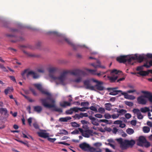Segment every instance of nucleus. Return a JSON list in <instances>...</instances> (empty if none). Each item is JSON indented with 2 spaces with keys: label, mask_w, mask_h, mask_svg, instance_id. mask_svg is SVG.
<instances>
[{
  "label": "nucleus",
  "mask_w": 152,
  "mask_h": 152,
  "mask_svg": "<svg viewBox=\"0 0 152 152\" xmlns=\"http://www.w3.org/2000/svg\"><path fill=\"white\" fill-rule=\"evenodd\" d=\"M34 86L42 94L47 96L46 98L39 99L42 104L45 108H51L55 107V99L52 97L51 94L44 89L40 84L35 83Z\"/></svg>",
  "instance_id": "f257e3e1"
},
{
  "label": "nucleus",
  "mask_w": 152,
  "mask_h": 152,
  "mask_svg": "<svg viewBox=\"0 0 152 152\" xmlns=\"http://www.w3.org/2000/svg\"><path fill=\"white\" fill-rule=\"evenodd\" d=\"M68 74L74 75L79 76L84 75V73L83 70L78 69H75L72 71H65L61 74L59 77H57L55 76L53 80H58L61 84L64 85V81L66 78L67 74Z\"/></svg>",
  "instance_id": "f03ea898"
},
{
  "label": "nucleus",
  "mask_w": 152,
  "mask_h": 152,
  "mask_svg": "<svg viewBox=\"0 0 152 152\" xmlns=\"http://www.w3.org/2000/svg\"><path fill=\"white\" fill-rule=\"evenodd\" d=\"M116 140L120 144V147L122 150H126L129 147H132L135 143V141L132 140H125L123 141L122 138H120L117 139Z\"/></svg>",
  "instance_id": "7ed1b4c3"
},
{
  "label": "nucleus",
  "mask_w": 152,
  "mask_h": 152,
  "mask_svg": "<svg viewBox=\"0 0 152 152\" xmlns=\"http://www.w3.org/2000/svg\"><path fill=\"white\" fill-rule=\"evenodd\" d=\"M83 83L84 85L86 86V88L87 89L95 90V87H96L97 90L100 91H103L104 89V87L102 86L103 84V83L102 82H100L98 84H96L94 86L90 85L89 80H84L83 82Z\"/></svg>",
  "instance_id": "20e7f679"
},
{
  "label": "nucleus",
  "mask_w": 152,
  "mask_h": 152,
  "mask_svg": "<svg viewBox=\"0 0 152 152\" xmlns=\"http://www.w3.org/2000/svg\"><path fill=\"white\" fill-rule=\"evenodd\" d=\"M117 61L120 63H125L127 61L128 63L133 65L134 63H131V56L129 55L120 56L116 58Z\"/></svg>",
  "instance_id": "39448f33"
},
{
  "label": "nucleus",
  "mask_w": 152,
  "mask_h": 152,
  "mask_svg": "<svg viewBox=\"0 0 152 152\" xmlns=\"http://www.w3.org/2000/svg\"><path fill=\"white\" fill-rule=\"evenodd\" d=\"M64 39L65 41L68 44L71 45L75 50H76L79 47H85L88 48L87 47H86L85 45H75L73 44L72 41L69 39L67 38H64Z\"/></svg>",
  "instance_id": "423d86ee"
},
{
  "label": "nucleus",
  "mask_w": 152,
  "mask_h": 152,
  "mask_svg": "<svg viewBox=\"0 0 152 152\" xmlns=\"http://www.w3.org/2000/svg\"><path fill=\"white\" fill-rule=\"evenodd\" d=\"M145 59V57L142 55H140L138 56L135 54L134 56H131V62L132 61L137 60L139 62L141 63Z\"/></svg>",
  "instance_id": "0eeeda50"
},
{
  "label": "nucleus",
  "mask_w": 152,
  "mask_h": 152,
  "mask_svg": "<svg viewBox=\"0 0 152 152\" xmlns=\"http://www.w3.org/2000/svg\"><path fill=\"white\" fill-rule=\"evenodd\" d=\"M79 147L81 149L84 151H87L90 148V145L85 142L80 144Z\"/></svg>",
  "instance_id": "6e6552de"
},
{
  "label": "nucleus",
  "mask_w": 152,
  "mask_h": 152,
  "mask_svg": "<svg viewBox=\"0 0 152 152\" xmlns=\"http://www.w3.org/2000/svg\"><path fill=\"white\" fill-rule=\"evenodd\" d=\"M145 95H141L138 97L137 98V101L138 104L143 105L147 103V101L145 99Z\"/></svg>",
  "instance_id": "1a4fd4ad"
},
{
  "label": "nucleus",
  "mask_w": 152,
  "mask_h": 152,
  "mask_svg": "<svg viewBox=\"0 0 152 152\" xmlns=\"http://www.w3.org/2000/svg\"><path fill=\"white\" fill-rule=\"evenodd\" d=\"M142 93L145 94V98H147L150 102H152V94L151 93L145 91H142Z\"/></svg>",
  "instance_id": "9d476101"
},
{
  "label": "nucleus",
  "mask_w": 152,
  "mask_h": 152,
  "mask_svg": "<svg viewBox=\"0 0 152 152\" xmlns=\"http://www.w3.org/2000/svg\"><path fill=\"white\" fill-rule=\"evenodd\" d=\"M118 88H108L107 89L108 90H111L112 91L110 92L109 93V94L112 95H115L118 94L119 93L122 92V91L121 90H116L115 89H117Z\"/></svg>",
  "instance_id": "9b49d317"
},
{
  "label": "nucleus",
  "mask_w": 152,
  "mask_h": 152,
  "mask_svg": "<svg viewBox=\"0 0 152 152\" xmlns=\"http://www.w3.org/2000/svg\"><path fill=\"white\" fill-rule=\"evenodd\" d=\"M56 70L57 69L55 67H51L49 69V76L53 80L55 77L54 75V74Z\"/></svg>",
  "instance_id": "f8f14e48"
},
{
  "label": "nucleus",
  "mask_w": 152,
  "mask_h": 152,
  "mask_svg": "<svg viewBox=\"0 0 152 152\" xmlns=\"http://www.w3.org/2000/svg\"><path fill=\"white\" fill-rule=\"evenodd\" d=\"M132 111L134 114H136L137 115V118L138 119H142L143 118V116L139 109L134 108L133 110Z\"/></svg>",
  "instance_id": "ddd939ff"
},
{
  "label": "nucleus",
  "mask_w": 152,
  "mask_h": 152,
  "mask_svg": "<svg viewBox=\"0 0 152 152\" xmlns=\"http://www.w3.org/2000/svg\"><path fill=\"white\" fill-rule=\"evenodd\" d=\"M93 131L90 129H85L84 130V132L82 134V135L86 138H89L91 135H92Z\"/></svg>",
  "instance_id": "4468645a"
},
{
  "label": "nucleus",
  "mask_w": 152,
  "mask_h": 152,
  "mask_svg": "<svg viewBox=\"0 0 152 152\" xmlns=\"http://www.w3.org/2000/svg\"><path fill=\"white\" fill-rule=\"evenodd\" d=\"M88 118L91 120V123L94 125L98 126L99 125V120L93 117L91 115L88 116Z\"/></svg>",
  "instance_id": "2eb2a0df"
},
{
  "label": "nucleus",
  "mask_w": 152,
  "mask_h": 152,
  "mask_svg": "<svg viewBox=\"0 0 152 152\" xmlns=\"http://www.w3.org/2000/svg\"><path fill=\"white\" fill-rule=\"evenodd\" d=\"M30 75H32L34 79H38L39 77V75L38 74L32 71L28 72L26 74V76L28 77Z\"/></svg>",
  "instance_id": "dca6fc26"
},
{
  "label": "nucleus",
  "mask_w": 152,
  "mask_h": 152,
  "mask_svg": "<svg viewBox=\"0 0 152 152\" xmlns=\"http://www.w3.org/2000/svg\"><path fill=\"white\" fill-rule=\"evenodd\" d=\"M121 94L124 96V97L125 99H128L134 100L135 99V97L134 96L132 95H129L127 93L125 92H123L121 93Z\"/></svg>",
  "instance_id": "f3484780"
},
{
  "label": "nucleus",
  "mask_w": 152,
  "mask_h": 152,
  "mask_svg": "<svg viewBox=\"0 0 152 152\" xmlns=\"http://www.w3.org/2000/svg\"><path fill=\"white\" fill-rule=\"evenodd\" d=\"M139 142L138 145L140 146H143L144 143L146 141V140L145 137L143 136H140L138 139Z\"/></svg>",
  "instance_id": "a211bd4d"
},
{
  "label": "nucleus",
  "mask_w": 152,
  "mask_h": 152,
  "mask_svg": "<svg viewBox=\"0 0 152 152\" xmlns=\"http://www.w3.org/2000/svg\"><path fill=\"white\" fill-rule=\"evenodd\" d=\"M115 110L117 113H118V115H119V116L124 114L127 112L125 110L123 109H120L115 108Z\"/></svg>",
  "instance_id": "6ab92c4d"
},
{
  "label": "nucleus",
  "mask_w": 152,
  "mask_h": 152,
  "mask_svg": "<svg viewBox=\"0 0 152 152\" xmlns=\"http://www.w3.org/2000/svg\"><path fill=\"white\" fill-rule=\"evenodd\" d=\"M143 67H145L147 68H150V66H148V64L147 62L145 63L143 65L138 66L136 69V70L137 71L140 70L142 71V70L143 69Z\"/></svg>",
  "instance_id": "aec40b11"
},
{
  "label": "nucleus",
  "mask_w": 152,
  "mask_h": 152,
  "mask_svg": "<svg viewBox=\"0 0 152 152\" xmlns=\"http://www.w3.org/2000/svg\"><path fill=\"white\" fill-rule=\"evenodd\" d=\"M14 89L12 87H7L4 91V92L6 95H7L9 93L10 94L13 92Z\"/></svg>",
  "instance_id": "412c9836"
},
{
  "label": "nucleus",
  "mask_w": 152,
  "mask_h": 152,
  "mask_svg": "<svg viewBox=\"0 0 152 152\" xmlns=\"http://www.w3.org/2000/svg\"><path fill=\"white\" fill-rule=\"evenodd\" d=\"M6 36L7 37H15L16 39H18L16 41H12V42H17L18 41H22L24 40V38L21 37H18L16 38V37L13 35L12 34H7L6 35Z\"/></svg>",
  "instance_id": "4be33fe9"
},
{
  "label": "nucleus",
  "mask_w": 152,
  "mask_h": 152,
  "mask_svg": "<svg viewBox=\"0 0 152 152\" xmlns=\"http://www.w3.org/2000/svg\"><path fill=\"white\" fill-rule=\"evenodd\" d=\"M70 105L71 103L70 102L66 101H64L60 103V106L64 108L66 107L67 106H69Z\"/></svg>",
  "instance_id": "5701e85b"
},
{
  "label": "nucleus",
  "mask_w": 152,
  "mask_h": 152,
  "mask_svg": "<svg viewBox=\"0 0 152 152\" xmlns=\"http://www.w3.org/2000/svg\"><path fill=\"white\" fill-rule=\"evenodd\" d=\"M37 134L39 137H42L46 138L48 137V134L47 133L42 132H37Z\"/></svg>",
  "instance_id": "b1692460"
},
{
  "label": "nucleus",
  "mask_w": 152,
  "mask_h": 152,
  "mask_svg": "<svg viewBox=\"0 0 152 152\" xmlns=\"http://www.w3.org/2000/svg\"><path fill=\"white\" fill-rule=\"evenodd\" d=\"M34 111L38 113H40L42 110V108L41 106H34Z\"/></svg>",
  "instance_id": "393cba45"
},
{
  "label": "nucleus",
  "mask_w": 152,
  "mask_h": 152,
  "mask_svg": "<svg viewBox=\"0 0 152 152\" xmlns=\"http://www.w3.org/2000/svg\"><path fill=\"white\" fill-rule=\"evenodd\" d=\"M121 73L122 72L120 71H118L117 70L114 69L111 71L110 72V75L111 76H113L114 74L116 75L118 74L119 73Z\"/></svg>",
  "instance_id": "a878e982"
},
{
  "label": "nucleus",
  "mask_w": 152,
  "mask_h": 152,
  "mask_svg": "<svg viewBox=\"0 0 152 152\" xmlns=\"http://www.w3.org/2000/svg\"><path fill=\"white\" fill-rule=\"evenodd\" d=\"M71 118L70 117H66L64 118H59V121L61 122H67L68 120L71 119Z\"/></svg>",
  "instance_id": "bb28decb"
},
{
  "label": "nucleus",
  "mask_w": 152,
  "mask_h": 152,
  "mask_svg": "<svg viewBox=\"0 0 152 152\" xmlns=\"http://www.w3.org/2000/svg\"><path fill=\"white\" fill-rule=\"evenodd\" d=\"M7 110L5 108H0V113L2 115H6L7 113Z\"/></svg>",
  "instance_id": "cd10ccee"
},
{
  "label": "nucleus",
  "mask_w": 152,
  "mask_h": 152,
  "mask_svg": "<svg viewBox=\"0 0 152 152\" xmlns=\"http://www.w3.org/2000/svg\"><path fill=\"white\" fill-rule=\"evenodd\" d=\"M137 73L142 76H146L148 75V73L147 72V71H141Z\"/></svg>",
  "instance_id": "c85d7f7f"
},
{
  "label": "nucleus",
  "mask_w": 152,
  "mask_h": 152,
  "mask_svg": "<svg viewBox=\"0 0 152 152\" xmlns=\"http://www.w3.org/2000/svg\"><path fill=\"white\" fill-rule=\"evenodd\" d=\"M107 77L110 80L111 82H113L117 80L118 78V76H116L115 77H112L110 76H108Z\"/></svg>",
  "instance_id": "c756f323"
},
{
  "label": "nucleus",
  "mask_w": 152,
  "mask_h": 152,
  "mask_svg": "<svg viewBox=\"0 0 152 152\" xmlns=\"http://www.w3.org/2000/svg\"><path fill=\"white\" fill-rule=\"evenodd\" d=\"M86 69V71L88 72L90 74L94 75H96V70L89 69Z\"/></svg>",
  "instance_id": "7c9ffc66"
},
{
  "label": "nucleus",
  "mask_w": 152,
  "mask_h": 152,
  "mask_svg": "<svg viewBox=\"0 0 152 152\" xmlns=\"http://www.w3.org/2000/svg\"><path fill=\"white\" fill-rule=\"evenodd\" d=\"M105 106L106 110L108 111H110L111 110V107L112 105L110 103H107L105 104Z\"/></svg>",
  "instance_id": "2f4dec72"
},
{
  "label": "nucleus",
  "mask_w": 152,
  "mask_h": 152,
  "mask_svg": "<svg viewBox=\"0 0 152 152\" xmlns=\"http://www.w3.org/2000/svg\"><path fill=\"white\" fill-rule=\"evenodd\" d=\"M140 111L142 113H145L150 111V110L148 107H145L143 108H141L140 110Z\"/></svg>",
  "instance_id": "473e14b6"
},
{
  "label": "nucleus",
  "mask_w": 152,
  "mask_h": 152,
  "mask_svg": "<svg viewBox=\"0 0 152 152\" xmlns=\"http://www.w3.org/2000/svg\"><path fill=\"white\" fill-rule=\"evenodd\" d=\"M84 73V75H79V76H77V75H76V76H79V77H78L75 80V82H76V83H79L81 81V80H82V78L81 77V76H84L85 75V72H84L83 71Z\"/></svg>",
  "instance_id": "72a5a7b5"
},
{
  "label": "nucleus",
  "mask_w": 152,
  "mask_h": 152,
  "mask_svg": "<svg viewBox=\"0 0 152 152\" xmlns=\"http://www.w3.org/2000/svg\"><path fill=\"white\" fill-rule=\"evenodd\" d=\"M28 71V69H26L24 70V71L22 72L21 73V75L23 77V78L24 79H26V77L25 75V74L26 73H28L27 71Z\"/></svg>",
  "instance_id": "f704fd0d"
},
{
  "label": "nucleus",
  "mask_w": 152,
  "mask_h": 152,
  "mask_svg": "<svg viewBox=\"0 0 152 152\" xmlns=\"http://www.w3.org/2000/svg\"><path fill=\"white\" fill-rule=\"evenodd\" d=\"M143 131L144 133H148L150 131V129L148 127L144 126L143 128Z\"/></svg>",
  "instance_id": "c9c22d12"
},
{
  "label": "nucleus",
  "mask_w": 152,
  "mask_h": 152,
  "mask_svg": "<svg viewBox=\"0 0 152 152\" xmlns=\"http://www.w3.org/2000/svg\"><path fill=\"white\" fill-rule=\"evenodd\" d=\"M126 132L129 134L131 135L134 132V130L131 128H128L126 130Z\"/></svg>",
  "instance_id": "e433bc0d"
},
{
  "label": "nucleus",
  "mask_w": 152,
  "mask_h": 152,
  "mask_svg": "<svg viewBox=\"0 0 152 152\" xmlns=\"http://www.w3.org/2000/svg\"><path fill=\"white\" fill-rule=\"evenodd\" d=\"M124 103L126 105H127L129 107L132 106L134 105V104L133 102H129L127 101H125Z\"/></svg>",
  "instance_id": "4c0bfd02"
},
{
  "label": "nucleus",
  "mask_w": 152,
  "mask_h": 152,
  "mask_svg": "<svg viewBox=\"0 0 152 152\" xmlns=\"http://www.w3.org/2000/svg\"><path fill=\"white\" fill-rule=\"evenodd\" d=\"M71 124L72 127H78L80 126L79 124L75 122H71Z\"/></svg>",
  "instance_id": "58836bf2"
},
{
  "label": "nucleus",
  "mask_w": 152,
  "mask_h": 152,
  "mask_svg": "<svg viewBox=\"0 0 152 152\" xmlns=\"http://www.w3.org/2000/svg\"><path fill=\"white\" fill-rule=\"evenodd\" d=\"M89 109H90L91 110L95 112V113H97L98 112V110L96 107L92 106L90 107H88Z\"/></svg>",
  "instance_id": "ea45409f"
},
{
  "label": "nucleus",
  "mask_w": 152,
  "mask_h": 152,
  "mask_svg": "<svg viewBox=\"0 0 152 152\" xmlns=\"http://www.w3.org/2000/svg\"><path fill=\"white\" fill-rule=\"evenodd\" d=\"M60 134H64V135H67L68 134V132L66 130L64 129H61L60 130Z\"/></svg>",
  "instance_id": "a19ab883"
},
{
  "label": "nucleus",
  "mask_w": 152,
  "mask_h": 152,
  "mask_svg": "<svg viewBox=\"0 0 152 152\" xmlns=\"http://www.w3.org/2000/svg\"><path fill=\"white\" fill-rule=\"evenodd\" d=\"M98 112L102 114L104 113L105 111V109L102 107H100L98 110Z\"/></svg>",
  "instance_id": "79ce46f5"
},
{
  "label": "nucleus",
  "mask_w": 152,
  "mask_h": 152,
  "mask_svg": "<svg viewBox=\"0 0 152 152\" xmlns=\"http://www.w3.org/2000/svg\"><path fill=\"white\" fill-rule=\"evenodd\" d=\"M56 102V101L55 102ZM55 105L56 104H55ZM54 108H55L53 110L55 111L58 112H59L60 113H62L63 112L61 108H57L56 107V105H55V107Z\"/></svg>",
  "instance_id": "37998d69"
},
{
  "label": "nucleus",
  "mask_w": 152,
  "mask_h": 152,
  "mask_svg": "<svg viewBox=\"0 0 152 152\" xmlns=\"http://www.w3.org/2000/svg\"><path fill=\"white\" fill-rule=\"evenodd\" d=\"M73 113L72 108H71L69 110H67L66 111V114H71Z\"/></svg>",
  "instance_id": "c03bdc74"
},
{
  "label": "nucleus",
  "mask_w": 152,
  "mask_h": 152,
  "mask_svg": "<svg viewBox=\"0 0 152 152\" xmlns=\"http://www.w3.org/2000/svg\"><path fill=\"white\" fill-rule=\"evenodd\" d=\"M30 90L32 92L34 95V96H37L38 95L36 93L34 89L32 88H30Z\"/></svg>",
  "instance_id": "a18cd8bd"
},
{
  "label": "nucleus",
  "mask_w": 152,
  "mask_h": 152,
  "mask_svg": "<svg viewBox=\"0 0 152 152\" xmlns=\"http://www.w3.org/2000/svg\"><path fill=\"white\" fill-rule=\"evenodd\" d=\"M23 52L25 54H26L28 56L32 57L35 56L34 55L31 53L27 52L26 51H24Z\"/></svg>",
  "instance_id": "49530a36"
},
{
  "label": "nucleus",
  "mask_w": 152,
  "mask_h": 152,
  "mask_svg": "<svg viewBox=\"0 0 152 152\" xmlns=\"http://www.w3.org/2000/svg\"><path fill=\"white\" fill-rule=\"evenodd\" d=\"M119 116V115H118V114H114L111 115V118H112L113 119H115L118 118Z\"/></svg>",
  "instance_id": "de8ad7c7"
},
{
  "label": "nucleus",
  "mask_w": 152,
  "mask_h": 152,
  "mask_svg": "<svg viewBox=\"0 0 152 152\" xmlns=\"http://www.w3.org/2000/svg\"><path fill=\"white\" fill-rule=\"evenodd\" d=\"M100 123L103 122H104L106 124H109V121L106 119H100L99 121Z\"/></svg>",
  "instance_id": "09e8293b"
},
{
  "label": "nucleus",
  "mask_w": 152,
  "mask_h": 152,
  "mask_svg": "<svg viewBox=\"0 0 152 152\" xmlns=\"http://www.w3.org/2000/svg\"><path fill=\"white\" fill-rule=\"evenodd\" d=\"M104 118L107 119H109L111 118V115L109 113H106L104 115Z\"/></svg>",
  "instance_id": "8fccbe9b"
},
{
  "label": "nucleus",
  "mask_w": 152,
  "mask_h": 152,
  "mask_svg": "<svg viewBox=\"0 0 152 152\" xmlns=\"http://www.w3.org/2000/svg\"><path fill=\"white\" fill-rule=\"evenodd\" d=\"M144 146L146 148H148L150 146V144L149 142L146 141L143 144Z\"/></svg>",
  "instance_id": "3c124183"
},
{
  "label": "nucleus",
  "mask_w": 152,
  "mask_h": 152,
  "mask_svg": "<svg viewBox=\"0 0 152 152\" xmlns=\"http://www.w3.org/2000/svg\"><path fill=\"white\" fill-rule=\"evenodd\" d=\"M80 117L81 118H83V117H88V116H89L88 115V114L86 113H80Z\"/></svg>",
  "instance_id": "603ef678"
},
{
  "label": "nucleus",
  "mask_w": 152,
  "mask_h": 152,
  "mask_svg": "<svg viewBox=\"0 0 152 152\" xmlns=\"http://www.w3.org/2000/svg\"><path fill=\"white\" fill-rule=\"evenodd\" d=\"M33 126L34 128L36 129H39V126L37 122H35L33 124Z\"/></svg>",
  "instance_id": "864d4df0"
},
{
  "label": "nucleus",
  "mask_w": 152,
  "mask_h": 152,
  "mask_svg": "<svg viewBox=\"0 0 152 152\" xmlns=\"http://www.w3.org/2000/svg\"><path fill=\"white\" fill-rule=\"evenodd\" d=\"M97 63L98 64V66L99 67L101 68H102V69H104L105 68V67L104 66H101L100 64V63L99 61H97Z\"/></svg>",
  "instance_id": "5fc2aeb1"
},
{
  "label": "nucleus",
  "mask_w": 152,
  "mask_h": 152,
  "mask_svg": "<svg viewBox=\"0 0 152 152\" xmlns=\"http://www.w3.org/2000/svg\"><path fill=\"white\" fill-rule=\"evenodd\" d=\"M86 109H89L88 107H84L81 108H79V110L81 111H85Z\"/></svg>",
  "instance_id": "6e6d98bb"
},
{
  "label": "nucleus",
  "mask_w": 152,
  "mask_h": 152,
  "mask_svg": "<svg viewBox=\"0 0 152 152\" xmlns=\"http://www.w3.org/2000/svg\"><path fill=\"white\" fill-rule=\"evenodd\" d=\"M48 140L49 141L51 142H53L56 141V139L55 138H53L48 137Z\"/></svg>",
  "instance_id": "4d7b16f0"
},
{
  "label": "nucleus",
  "mask_w": 152,
  "mask_h": 152,
  "mask_svg": "<svg viewBox=\"0 0 152 152\" xmlns=\"http://www.w3.org/2000/svg\"><path fill=\"white\" fill-rule=\"evenodd\" d=\"M81 105L82 106H88L89 105V103L88 102H83L81 103Z\"/></svg>",
  "instance_id": "13d9d810"
},
{
  "label": "nucleus",
  "mask_w": 152,
  "mask_h": 152,
  "mask_svg": "<svg viewBox=\"0 0 152 152\" xmlns=\"http://www.w3.org/2000/svg\"><path fill=\"white\" fill-rule=\"evenodd\" d=\"M81 122L83 125H87L89 124V122L84 120H82L81 121Z\"/></svg>",
  "instance_id": "bf43d9fd"
},
{
  "label": "nucleus",
  "mask_w": 152,
  "mask_h": 152,
  "mask_svg": "<svg viewBox=\"0 0 152 152\" xmlns=\"http://www.w3.org/2000/svg\"><path fill=\"white\" fill-rule=\"evenodd\" d=\"M72 108L73 112L75 111L76 112H77L79 110V108H78L77 107H75Z\"/></svg>",
  "instance_id": "052dcab7"
},
{
  "label": "nucleus",
  "mask_w": 152,
  "mask_h": 152,
  "mask_svg": "<svg viewBox=\"0 0 152 152\" xmlns=\"http://www.w3.org/2000/svg\"><path fill=\"white\" fill-rule=\"evenodd\" d=\"M94 116L96 118H102L103 117V115H102L99 114H96L94 115Z\"/></svg>",
  "instance_id": "680f3d73"
},
{
  "label": "nucleus",
  "mask_w": 152,
  "mask_h": 152,
  "mask_svg": "<svg viewBox=\"0 0 152 152\" xmlns=\"http://www.w3.org/2000/svg\"><path fill=\"white\" fill-rule=\"evenodd\" d=\"M122 121L121 120H117L114 122V124H120Z\"/></svg>",
  "instance_id": "e2e57ef3"
},
{
  "label": "nucleus",
  "mask_w": 152,
  "mask_h": 152,
  "mask_svg": "<svg viewBox=\"0 0 152 152\" xmlns=\"http://www.w3.org/2000/svg\"><path fill=\"white\" fill-rule=\"evenodd\" d=\"M9 77L12 81L15 82V83L16 82V80L14 76H9Z\"/></svg>",
  "instance_id": "0e129e2a"
},
{
  "label": "nucleus",
  "mask_w": 152,
  "mask_h": 152,
  "mask_svg": "<svg viewBox=\"0 0 152 152\" xmlns=\"http://www.w3.org/2000/svg\"><path fill=\"white\" fill-rule=\"evenodd\" d=\"M73 117L75 118H78V119H79L80 118H81L80 114L79 115L78 114H75L74 116H73Z\"/></svg>",
  "instance_id": "69168bd1"
},
{
  "label": "nucleus",
  "mask_w": 152,
  "mask_h": 152,
  "mask_svg": "<svg viewBox=\"0 0 152 152\" xmlns=\"http://www.w3.org/2000/svg\"><path fill=\"white\" fill-rule=\"evenodd\" d=\"M79 131L77 129H75L73 132H72L71 134H78Z\"/></svg>",
  "instance_id": "338daca9"
},
{
  "label": "nucleus",
  "mask_w": 152,
  "mask_h": 152,
  "mask_svg": "<svg viewBox=\"0 0 152 152\" xmlns=\"http://www.w3.org/2000/svg\"><path fill=\"white\" fill-rule=\"evenodd\" d=\"M118 130V129H117L115 127H114V128H113V129L112 130V132L113 133H114L115 134H116V133L117 132Z\"/></svg>",
  "instance_id": "774afa93"
}]
</instances>
